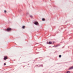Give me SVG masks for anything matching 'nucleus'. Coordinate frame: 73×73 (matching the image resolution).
Instances as JSON below:
<instances>
[{"label": "nucleus", "mask_w": 73, "mask_h": 73, "mask_svg": "<svg viewBox=\"0 0 73 73\" xmlns=\"http://www.w3.org/2000/svg\"><path fill=\"white\" fill-rule=\"evenodd\" d=\"M52 44V42H49V44Z\"/></svg>", "instance_id": "6"}, {"label": "nucleus", "mask_w": 73, "mask_h": 73, "mask_svg": "<svg viewBox=\"0 0 73 73\" xmlns=\"http://www.w3.org/2000/svg\"><path fill=\"white\" fill-rule=\"evenodd\" d=\"M30 16L31 17H33L32 15H30Z\"/></svg>", "instance_id": "13"}, {"label": "nucleus", "mask_w": 73, "mask_h": 73, "mask_svg": "<svg viewBox=\"0 0 73 73\" xmlns=\"http://www.w3.org/2000/svg\"><path fill=\"white\" fill-rule=\"evenodd\" d=\"M66 73H70V71H68L66 72Z\"/></svg>", "instance_id": "7"}, {"label": "nucleus", "mask_w": 73, "mask_h": 73, "mask_svg": "<svg viewBox=\"0 0 73 73\" xmlns=\"http://www.w3.org/2000/svg\"><path fill=\"white\" fill-rule=\"evenodd\" d=\"M11 28H9V29H7V31H11Z\"/></svg>", "instance_id": "1"}, {"label": "nucleus", "mask_w": 73, "mask_h": 73, "mask_svg": "<svg viewBox=\"0 0 73 73\" xmlns=\"http://www.w3.org/2000/svg\"><path fill=\"white\" fill-rule=\"evenodd\" d=\"M73 69V66L70 67V68H69V69H70H70Z\"/></svg>", "instance_id": "4"}, {"label": "nucleus", "mask_w": 73, "mask_h": 73, "mask_svg": "<svg viewBox=\"0 0 73 73\" xmlns=\"http://www.w3.org/2000/svg\"><path fill=\"white\" fill-rule=\"evenodd\" d=\"M47 44H49V42H47Z\"/></svg>", "instance_id": "11"}, {"label": "nucleus", "mask_w": 73, "mask_h": 73, "mask_svg": "<svg viewBox=\"0 0 73 73\" xmlns=\"http://www.w3.org/2000/svg\"><path fill=\"white\" fill-rule=\"evenodd\" d=\"M35 24V25H38V22H36L34 23Z\"/></svg>", "instance_id": "2"}, {"label": "nucleus", "mask_w": 73, "mask_h": 73, "mask_svg": "<svg viewBox=\"0 0 73 73\" xmlns=\"http://www.w3.org/2000/svg\"><path fill=\"white\" fill-rule=\"evenodd\" d=\"M42 21H45V19H42Z\"/></svg>", "instance_id": "8"}, {"label": "nucleus", "mask_w": 73, "mask_h": 73, "mask_svg": "<svg viewBox=\"0 0 73 73\" xmlns=\"http://www.w3.org/2000/svg\"><path fill=\"white\" fill-rule=\"evenodd\" d=\"M59 57H61V55H60L59 56Z\"/></svg>", "instance_id": "10"}, {"label": "nucleus", "mask_w": 73, "mask_h": 73, "mask_svg": "<svg viewBox=\"0 0 73 73\" xmlns=\"http://www.w3.org/2000/svg\"><path fill=\"white\" fill-rule=\"evenodd\" d=\"M25 26H23L22 27V28H23V29H25Z\"/></svg>", "instance_id": "5"}, {"label": "nucleus", "mask_w": 73, "mask_h": 73, "mask_svg": "<svg viewBox=\"0 0 73 73\" xmlns=\"http://www.w3.org/2000/svg\"><path fill=\"white\" fill-rule=\"evenodd\" d=\"M8 58V57H7V56H5V57H4V60H7V59Z\"/></svg>", "instance_id": "3"}, {"label": "nucleus", "mask_w": 73, "mask_h": 73, "mask_svg": "<svg viewBox=\"0 0 73 73\" xmlns=\"http://www.w3.org/2000/svg\"><path fill=\"white\" fill-rule=\"evenodd\" d=\"M4 12L5 13H6L7 12V11H6V10H5Z\"/></svg>", "instance_id": "9"}, {"label": "nucleus", "mask_w": 73, "mask_h": 73, "mask_svg": "<svg viewBox=\"0 0 73 73\" xmlns=\"http://www.w3.org/2000/svg\"><path fill=\"white\" fill-rule=\"evenodd\" d=\"M6 65V64H5V63H4V65Z\"/></svg>", "instance_id": "12"}]
</instances>
